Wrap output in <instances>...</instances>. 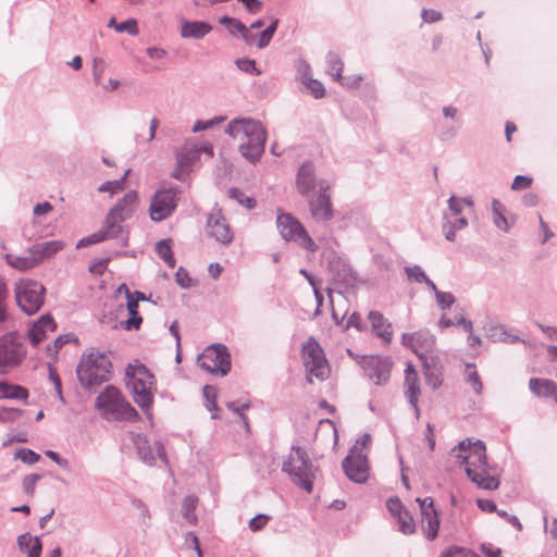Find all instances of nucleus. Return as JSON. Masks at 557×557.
I'll list each match as a JSON object with an SVG mask.
<instances>
[{
	"label": "nucleus",
	"instance_id": "f257e3e1",
	"mask_svg": "<svg viewBox=\"0 0 557 557\" xmlns=\"http://www.w3.org/2000/svg\"><path fill=\"white\" fill-rule=\"evenodd\" d=\"M458 449V458L466 465V473L478 487L493 491L499 486V478L496 469L487 463L486 448L483 442H471L470 438L463 440L453 449Z\"/></svg>",
	"mask_w": 557,
	"mask_h": 557
},
{
	"label": "nucleus",
	"instance_id": "f03ea898",
	"mask_svg": "<svg viewBox=\"0 0 557 557\" xmlns=\"http://www.w3.org/2000/svg\"><path fill=\"white\" fill-rule=\"evenodd\" d=\"M227 134L238 141L242 156L256 162L264 151L267 132L262 124L252 119H237L227 126Z\"/></svg>",
	"mask_w": 557,
	"mask_h": 557
},
{
	"label": "nucleus",
	"instance_id": "7ed1b4c3",
	"mask_svg": "<svg viewBox=\"0 0 557 557\" xmlns=\"http://www.w3.org/2000/svg\"><path fill=\"white\" fill-rule=\"evenodd\" d=\"M126 385L134 401L141 408L148 409L153 401L157 389L153 374L139 361L126 368Z\"/></svg>",
	"mask_w": 557,
	"mask_h": 557
},
{
	"label": "nucleus",
	"instance_id": "20e7f679",
	"mask_svg": "<svg viewBox=\"0 0 557 557\" xmlns=\"http://www.w3.org/2000/svg\"><path fill=\"white\" fill-rule=\"evenodd\" d=\"M112 363L109 356L101 351H90L82 357L77 368V376L86 387L109 381Z\"/></svg>",
	"mask_w": 557,
	"mask_h": 557
},
{
	"label": "nucleus",
	"instance_id": "39448f33",
	"mask_svg": "<svg viewBox=\"0 0 557 557\" xmlns=\"http://www.w3.org/2000/svg\"><path fill=\"white\" fill-rule=\"evenodd\" d=\"M435 336L429 332H420V362L424 384L431 389H437L444 382V364L437 355L432 354L435 346Z\"/></svg>",
	"mask_w": 557,
	"mask_h": 557
},
{
	"label": "nucleus",
	"instance_id": "423d86ee",
	"mask_svg": "<svg viewBox=\"0 0 557 557\" xmlns=\"http://www.w3.org/2000/svg\"><path fill=\"white\" fill-rule=\"evenodd\" d=\"M46 288L39 282L23 277L14 284V297L18 308L28 315L35 314L44 305Z\"/></svg>",
	"mask_w": 557,
	"mask_h": 557
},
{
	"label": "nucleus",
	"instance_id": "0eeeda50",
	"mask_svg": "<svg viewBox=\"0 0 557 557\" xmlns=\"http://www.w3.org/2000/svg\"><path fill=\"white\" fill-rule=\"evenodd\" d=\"M283 471L288 473L293 482L306 492L310 493L312 491L315 474L304 449L300 447L292 449L288 458L283 463Z\"/></svg>",
	"mask_w": 557,
	"mask_h": 557
},
{
	"label": "nucleus",
	"instance_id": "6e6552de",
	"mask_svg": "<svg viewBox=\"0 0 557 557\" xmlns=\"http://www.w3.org/2000/svg\"><path fill=\"white\" fill-rule=\"evenodd\" d=\"M96 407L107 417L131 420L137 417L136 410L123 397L121 392L112 386H107L97 397Z\"/></svg>",
	"mask_w": 557,
	"mask_h": 557
},
{
	"label": "nucleus",
	"instance_id": "1a4fd4ad",
	"mask_svg": "<svg viewBox=\"0 0 557 557\" xmlns=\"http://www.w3.org/2000/svg\"><path fill=\"white\" fill-rule=\"evenodd\" d=\"M276 227L286 242H294L310 252L318 250V245L308 234L305 226L290 213L277 210Z\"/></svg>",
	"mask_w": 557,
	"mask_h": 557
},
{
	"label": "nucleus",
	"instance_id": "9d476101",
	"mask_svg": "<svg viewBox=\"0 0 557 557\" xmlns=\"http://www.w3.org/2000/svg\"><path fill=\"white\" fill-rule=\"evenodd\" d=\"M301 358L308 381L312 382V376L318 380H324L330 373L329 362L320 344L313 338L308 339L301 348Z\"/></svg>",
	"mask_w": 557,
	"mask_h": 557
},
{
	"label": "nucleus",
	"instance_id": "9b49d317",
	"mask_svg": "<svg viewBox=\"0 0 557 557\" xmlns=\"http://www.w3.org/2000/svg\"><path fill=\"white\" fill-rule=\"evenodd\" d=\"M26 356V349L17 334L10 332L0 336V374H7L18 367Z\"/></svg>",
	"mask_w": 557,
	"mask_h": 557
},
{
	"label": "nucleus",
	"instance_id": "f8f14e48",
	"mask_svg": "<svg viewBox=\"0 0 557 557\" xmlns=\"http://www.w3.org/2000/svg\"><path fill=\"white\" fill-rule=\"evenodd\" d=\"M201 369L220 375H226L231 369L230 355L223 345H212L198 357Z\"/></svg>",
	"mask_w": 557,
	"mask_h": 557
},
{
	"label": "nucleus",
	"instance_id": "ddd939ff",
	"mask_svg": "<svg viewBox=\"0 0 557 557\" xmlns=\"http://www.w3.org/2000/svg\"><path fill=\"white\" fill-rule=\"evenodd\" d=\"M177 189L161 188L152 196L149 206V215L152 221L160 222L169 218L177 207Z\"/></svg>",
	"mask_w": 557,
	"mask_h": 557
},
{
	"label": "nucleus",
	"instance_id": "4468645a",
	"mask_svg": "<svg viewBox=\"0 0 557 557\" xmlns=\"http://www.w3.org/2000/svg\"><path fill=\"white\" fill-rule=\"evenodd\" d=\"M201 152L207 153L211 158L213 156V147L211 145L198 147L191 144L183 146L176 156L177 169L173 172V177L183 180V175L190 170Z\"/></svg>",
	"mask_w": 557,
	"mask_h": 557
},
{
	"label": "nucleus",
	"instance_id": "2eb2a0df",
	"mask_svg": "<svg viewBox=\"0 0 557 557\" xmlns=\"http://www.w3.org/2000/svg\"><path fill=\"white\" fill-rule=\"evenodd\" d=\"M137 206V194L128 191L124 197L109 211L106 223L111 225L117 233L121 231L120 223L131 218Z\"/></svg>",
	"mask_w": 557,
	"mask_h": 557
},
{
	"label": "nucleus",
	"instance_id": "dca6fc26",
	"mask_svg": "<svg viewBox=\"0 0 557 557\" xmlns=\"http://www.w3.org/2000/svg\"><path fill=\"white\" fill-rule=\"evenodd\" d=\"M420 527L429 541L436 539L440 519L431 497L420 499Z\"/></svg>",
	"mask_w": 557,
	"mask_h": 557
},
{
	"label": "nucleus",
	"instance_id": "f3484780",
	"mask_svg": "<svg viewBox=\"0 0 557 557\" xmlns=\"http://www.w3.org/2000/svg\"><path fill=\"white\" fill-rule=\"evenodd\" d=\"M207 234L222 245L230 244L234 237L230 224L220 211H213L209 214Z\"/></svg>",
	"mask_w": 557,
	"mask_h": 557
},
{
	"label": "nucleus",
	"instance_id": "a211bd4d",
	"mask_svg": "<svg viewBox=\"0 0 557 557\" xmlns=\"http://www.w3.org/2000/svg\"><path fill=\"white\" fill-rule=\"evenodd\" d=\"M343 468L346 475L357 483H362L368 479L369 467L367 457L360 453L356 454L355 448L344 459Z\"/></svg>",
	"mask_w": 557,
	"mask_h": 557
},
{
	"label": "nucleus",
	"instance_id": "6ab92c4d",
	"mask_svg": "<svg viewBox=\"0 0 557 557\" xmlns=\"http://www.w3.org/2000/svg\"><path fill=\"white\" fill-rule=\"evenodd\" d=\"M386 508L397 520L399 530L404 534H412L416 531V523L412 516L405 509L403 503L397 497H391L386 500Z\"/></svg>",
	"mask_w": 557,
	"mask_h": 557
},
{
	"label": "nucleus",
	"instance_id": "aec40b11",
	"mask_svg": "<svg viewBox=\"0 0 557 557\" xmlns=\"http://www.w3.org/2000/svg\"><path fill=\"white\" fill-rule=\"evenodd\" d=\"M329 188H321L319 194L309 201L310 212L313 219L327 221L333 216Z\"/></svg>",
	"mask_w": 557,
	"mask_h": 557
},
{
	"label": "nucleus",
	"instance_id": "412c9836",
	"mask_svg": "<svg viewBox=\"0 0 557 557\" xmlns=\"http://www.w3.org/2000/svg\"><path fill=\"white\" fill-rule=\"evenodd\" d=\"M392 363L387 359L376 356L370 357L366 361L364 370L368 376L375 383L382 384L389 379Z\"/></svg>",
	"mask_w": 557,
	"mask_h": 557
},
{
	"label": "nucleus",
	"instance_id": "4be33fe9",
	"mask_svg": "<svg viewBox=\"0 0 557 557\" xmlns=\"http://www.w3.org/2000/svg\"><path fill=\"white\" fill-rule=\"evenodd\" d=\"M344 62L335 53L327 54V73L332 75L335 81L349 88L358 87L361 82L360 76L344 77L343 76Z\"/></svg>",
	"mask_w": 557,
	"mask_h": 557
},
{
	"label": "nucleus",
	"instance_id": "5701e85b",
	"mask_svg": "<svg viewBox=\"0 0 557 557\" xmlns=\"http://www.w3.org/2000/svg\"><path fill=\"white\" fill-rule=\"evenodd\" d=\"M127 295V311L129 318L124 322V327L126 330L139 329L143 323V318L138 314V302L139 300H145V295L140 292L129 293L126 289Z\"/></svg>",
	"mask_w": 557,
	"mask_h": 557
},
{
	"label": "nucleus",
	"instance_id": "b1692460",
	"mask_svg": "<svg viewBox=\"0 0 557 557\" xmlns=\"http://www.w3.org/2000/svg\"><path fill=\"white\" fill-rule=\"evenodd\" d=\"M5 261L10 267L20 272L29 271L40 264V259L33 252V247L27 250L25 256L8 253Z\"/></svg>",
	"mask_w": 557,
	"mask_h": 557
},
{
	"label": "nucleus",
	"instance_id": "393cba45",
	"mask_svg": "<svg viewBox=\"0 0 557 557\" xmlns=\"http://www.w3.org/2000/svg\"><path fill=\"white\" fill-rule=\"evenodd\" d=\"M57 324L50 315H42L35 322L29 331V339L34 345L42 342L48 333L55 331Z\"/></svg>",
	"mask_w": 557,
	"mask_h": 557
},
{
	"label": "nucleus",
	"instance_id": "a878e982",
	"mask_svg": "<svg viewBox=\"0 0 557 557\" xmlns=\"http://www.w3.org/2000/svg\"><path fill=\"white\" fill-rule=\"evenodd\" d=\"M220 24L225 25L230 32L231 35H236L238 33L243 40L248 46H253L255 44V35L250 33V28H248L244 23H242L239 20L230 17V16H222L219 20Z\"/></svg>",
	"mask_w": 557,
	"mask_h": 557
},
{
	"label": "nucleus",
	"instance_id": "bb28decb",
	"mask_svg": "<svg viewBox=\"0 0 557 557\" xmlns=\"http://www.w3.org/2000/svg\"><path fill=\"white\" fill-rule=\"evenodd\" d=\"M297 189L301 195H307L315 186L314 169L310 163H304L297 174Z\"/></svg>",
	"mask_w": 557,
	"mask_h": 557
},
{
	"label": "nucleus",
	"instance_id": "cd10ccee",
	"mask_svg": "<svg viewBox=\"0 0 557 557\" xmlns=\"http://www.w3.org/2000/svg\"><path fill=\"white\" fill-rule=\"evenodd\" d=\"M423 282L434 293L436 304L441 310L449 309L456 301L454 295L447 292H441L437 289L434 282L420 269V283Z\"/></svg>",
	"mask_w": 557,
	"mask_h": 557
},
{
	"label": "nucleus",
	"instance_id": "c85d7f7f",
	"mask_svg": "<svg viewBox=\"0 0 557 557\" xmlns=\"http://www.w3.org/2000/svg\"><path fill=\"white\" fill-rule=\"evenodd\" d=\"M529 387L536 396L553 398L557 403V385L553 381L533 377L529 382Z\"/></svg>",
	"mask_w": 557,
	"mask_h": 557
},
{
	"label": "nucleus",
	"instance_id": "c756f323",
	"mask_svg": "<svg viewBox=\"0 0 557 557\" xmlns=\"http://www.w3.org/2000/svg\"><path fill=\"white\" fill-rule=\"evenodd\" d=\"M212 30V26L201 21H185L182 24L181 36L183 38L200 39Z\"/></svg>",
	"mask_w": 557,
	"mask_h": 557
},
{
	"label": "nucleus",
	"instance_id": "7c9ffc66",
	"mask_svg": "<svg viewBox=\"0 0 557 557\" xmlns=\"http://www.w3.org/2000/svg\"><path fill=\"white\" fill-rule=\"evenodd\" d=\"M369 320L375 334L384 339V342H391L393 335L392 326L383 317V314L377 311H370Z\"/></svg>",
	"mask_w": 557,
	"mask_h": 557
},
{
	"label": "nucleus",
	"instance_id": "2f4dec72",
	"mask_svg": "<svg viewBox=\"0 0 557 557\" xmlns=\"http://www.w3.org/2000/svg\"><path fill=\"white\" fill-rule=\"evenodd\" d=\"M468 221L463 216H450L448 214H444V222H443V233L447 240L455 242L456 239V232L463 230L467 227Z\"/></svg>",
	"mask_w": 557,
	"mask_h": 557
},
{
	"label": "nucleus",
	"instance_id": "473e14b6",
	"mask_svg": "<svg viewBox=\"0 0 557 557\" xmlns=\"http://www.w3.org/2000/svg\"><path fill=\"white\" fill-rule=\"evenodd\" d=\"M64 245L60 240H50L45 243H39L33 246V252L36 257H39L40 263L45 260L52 258L55 256L61 249H63Z\"/></svg>",
	"mask_w": 557,
	"mask_h": 557
},
{
	"label": "nucleus",
	"instance_id": "72a5a7b5",
	"mask_svg": "<svg viewBox=\"0 0 557 557\" xmlns=\"http://www.w3.org/2000/svg\"><path fill=\"white\" fill-rule=\"evenodd\" d=\"M417 383L418 376L414 370V366L412 362L407 364L406 369V377H405V393L410 401V404L417 408Z\"/></svg>",
	"mask_w": 557,
	"mask_h": 557
},
{
	"label": "nucleus",
	"instance_id": "f704fd0d",
	"mask_svg": "<svg viewBox=\"0 0 557 557\" xmlns=\"http://www.w3.org/2000/svg\"><path fill=\"white\" fill-rule=\"evenodd\" d=\"M17 542L21 550L27 553V557H40L42 545L39 537L25 533L18 537Z\"/></svg>",
	"mask_w": 557,
	"mask_h": 557
},
{
	"label": "nucleus",
	"instance_id": "c9c22d12",
	"mask_svg": "<svg viewBox=\"0 0 557 557\" xmlns=\"http://www.w3.org/2000/svg\"><path fill=\"white\" fill-rule=\"evenodd\" d=\"M461 125L449 122L448 120H437L435 123V133L441 140H450L455 138Z\"/></svg>",
	"mask_w": 557,
	"mask_h": 557
},
{
	"label": "nucleus",
	"instance_id": "e433bc0d",
	"mask_svg": "<svg viewBox=\"0 0 557 557\" xmlns=\"http://www.w3.org/2000/svg\"><path fill=\"white\" fill-rule=\"evenodd\" d=\"M117 234L119 233L116 232V230H114L111 225H107L106 223L103 230L81 239L77 244V248L100 243L107 238L115 237L117 236Z\"/></svg>",
	"mask_w": 557,
	"mask_h": 557
},
{
	"label": "nucleus",
	"instance_id": "4c0bfd02",
	"mask_svg": "<svg viewBox=\"0 0 557 557\" xmlns=\"http://www.w3.org/2000/svg\"><path fill=\"white\" fill-rule=\"evenodd\" d=\"M505 212H506L505 206L498 199H493L492 200L493 222L497 228H499L504 232H508L510 226L505 216Z\"/></svg>",
	"mask_w": 557,
	"mask_h": 557
},
{
	"label": "nucleus",
	"instance_id": "58836bf2",
	"mask_svg": "<svg viewBox=\"0 0 557 557\" xmlns=\"http://www.w3.org/2000/svg\"><path fill=\"white\" fill-rule=\"evenodd\" d=\"M277 25H278V20L272 21V23L264 30H262L259 34V36H255L253 46H256L259 49L265 48L272 40V37L276 32Z\"/></svg>",
	"mask_w": 557,
	"mask_h": 557
},
{
	"label": "nucleus",
	"instance_id": "ea45409f",
	"mask_svg": "<svg viewBox=\"0 0 557 557\" xmlns=\"http://www.w3.org/2000/svg\"><path fill=\"white\" fill-rule=\"evenodd\" d=\"M198 504V498L195 496H186L182 504V511L183 516L186 519V521L190 524H195L197 521V517L195 513V509Z\"/></svg>",
	"mask_w": 557,
	"mask_h": 557
},
{
	"label": "nucleus",
	"instance_id": "a19ab883",
	"mask_svg": "<svg viewBox=\"0 0 557 557\" xmlns=\"http://www.w3.org/2000/svg\"><path fill=\"white\" fill-rule=\"evenodd\" d=\"M28 389L22 385L11 384L7 382L5 385V398L26 401L28 399Z\"/></svg>",
	"mask_w": 557,
	"mask_h": 557
},
{
	"label": "nucleus",
	"instance_id": "79ce46f5",
	"mask_svg": "<svg viewBox=\"0 0 557 557\" xmlns=\"http://www.w3.org/2000/svg\"><path fill=\"white\" fill-rule=\"evenodd\" d=\"M466 381L472 386L475 394L481 395L483 389V383L473 363L466 364Z\"/></svg>",
	"mask_w": 557,
	"mask_h": 557
},
{
	"label": "nucleus",
	"instance_id": "37998d69",
	"mask_svg": "<svg viewBox=\"0 0 557 557\" xmlns=\"http://www.w3.org/2000/svg\"><path fill=\"white\" fill-rule=\"evenodd\" d=\"M156 250L161 259L164 260L171 268L175 267V259L172 253L170 240H161L157 244Z\"/></svg>",
	"mask_w": 557,
	"mask_h": 557
},
{
	"label": "nucleus",
	"instance_id": "c03bdc74",
	"mask_svg": "<svg viewBox=\"0 0 557 557\" xmlns=\"http://www.w3.org/2000/svg\"><path fill=\"white\" fill-rule=\"evenodd\" d=\"M8 293L5 280L0 277V323H4L8 320Z\"/></svg>",
	"mask_w": 557,
	"mask_h": 557
},
{
	"label": "nucleus",
	"instance_id": "a18cd8bd",
	"mask_svg": "<svg viewBox=\"0 0 557 557\" xmlns=\"http://www.w3.org/2000/svg\"><path fill=\"white\" fill-rule=\"evenodd\" d=\"M494 331L495 333L493 334V336H497L499 342L506 344L523 342L519 336L510 334L505 325H498L494 329Z\"/></svg>",
	"mask_w": 557,
	"mask_h": 557
},
{
	"label": "nucleus",
	"instance_id": "49530a36",
	"mask_svg": "<svg viewBox=\"0 0 557 557\" xmlns=\"http://www.w3.org/2000/svg\"><path fill=\"white\" fill-rule=\"evenodd\" d=\"M138 454L145 462L151 463L154 460V456L150 449H147V440L138 435L135 440Z\"/></svg>",
	"mask_w": 557,
	"mask_h": 557
},
{
	"label": "nucleus",
	"instance_id": "de8ad7c7",
	"mask_svg": "<svg viewBox=\"0 0 557 557\" xmlns=\"http://www.w3.org/2000/svg\"><path fill=\"white\" fill-rule=\"evenodd\" d=\"M443 119L448 120L453 123H458V125H462V119L461 113L459 112V109L455 106L448 104L444 106L442 109Z\"/></svg>",
	"mask_w": 557,
	"mask_h": 557
},
{
	"label": "nucleus",
	"instance_id": "09e8293b",
	"mask_svg": "<svg viewBox=\"0 0 557 557\" xmlns=\"http://www.w3.org/2000/svg\"><path fill=\"white\" fill-rule=\"evenodd\" d=\"M304 83L314 98L319 99L325 96V88L321 82L313 78H308Z\"/></svg>",
	"mask_w": 557,
	"mask_h": 557
},
{
	"label": "nucleus",
	"instance_id": "8fccbe9b",
	"mask_svg": "<svg viewBox=\"0 0 557 557\" xmlns=\"http://www.w3.org/2000/svg\"><path fill=\"white\" fill-rule=\"evenodd\" d=\"M23 411L16 408L0 407V422H13L21 417Z\"/></svg>",
	"mask_w": 557,
	"mask_h": 557
},
{
	"label": "nucleus",
	"instance_id": "3c124183",
	"mask_svg": "<svg viewBox=\"0 0 557 557\" xmlns=\"http://www.w3.org/2000/svg\"><path fill=\"white\" fill-rule=\"evenodd\" d=\"M228 195L231 198L236 199L240 205L245 206L248 209H252L256 206L255 199L245 196L240 190L236 188L230 189Z\"/></svg>",
	"mask_w": 557,
	"mask_h": 557
},
{
	"label": "nucleus",
	"instance_id": "603ef678",
	"mask_svg": "<svg viewBox=\"0 0 557 557\" xmlns=\"http://www.w3.org/2000/svg\"><path fill=\"white\" fill-rule=\"evenodd\" d=\"M203 396L207 400V408L210 411L216 410V389L213 386L206 385L203 387Z\"/></svg>",
	"mask_w": 557,
	"mask_h": 557
},
{
	"label": "nucleus",
	"instance_id": "864d4df0",
	"mask_svg": "<svg viewBox=\"0 0 557 557\" xmlns=\"http://www.w3.org/2000/svg\"><path fill=\"white\" fill-rule=\"evenodd\" d=\"M124 189V177L120 181H112L103 183L98 190L100 193H110L111 195Z\"/></svg>",
	"mask_w": 557,
	"mask_h": 557
},
{
	"label": "nucleus",
	"instance_id": "5fc2aeb1",
	"mask_svg": "<svg viewBox=\"0 0 557 557\" xmlns=\"http://www.w3.org/2000/svg\"><path fill=\"white\" fill-rule=\"evenodd\" d=\"M115 30L117 33L127 32L128 34L135 36L138 34L137 22L133 18H129L115 25Z\"/></svg>",
	"mask_w": 557,
	"mask_h": 557
},
{
	"label": "nucleus",
	"instance_id": "6e6d98bb",
	"mask_svg": "<svg viewBox=\"0 0 557 557\" xmlns=\"http://www.w3.org/2000/svg\"><path fill=\"white\" fill-rule=\"evenodd\" d=\"M40 475L39 474H29L27 476L24 478L23 480V487H24V491L33 496L34 493H35V486L37 484V482L40 480Z\"/></svg>",
	"mask_w": 557,
	"mask_h": 557
},
{
	"label": "nucleus",
	"instance_id": "4d7b16f0",
	"mask_svg": "<svg viewBox=\"0 0 557 557\" xmlns=\"http://www.w3.org/2000/svg\"><path fill=\"white\" fill-rule=\"evenodd\" d=\"M448 208L450 211V216H458L463 211V200H459V198L451 196L448 199Z\"/></svg>",
	"mask_w": 557,
	"mask_h": 557
},
{
	"label": "nucleus",
	"instance_id": "13d9d810",
	"mask_svg": "<svg viewBox=\"0 0 557 557\" xmlns=\"http://www.w3.org/2000/svg\"><path fill=\"white\" fill-rule=\"evenodd\" d=\"M269 517L265 515H257L249 521V528L251 531L257 532L262 530L268 523Z\"/></svg>",
	"mask_w": 557,
	"mask_h": 557
},
{
	"label": "nucleus",
	"instance_id": "bf43d9fd",
	"mask_svg": "<svg viewBox=\"0 0 557 557\" xmlns=\"http://www.w3.org/2000/svg\"><path fill=\"white\" fill-rule=\"evenodd\" d=\"M420 15L425 23H435L442 20V13L433 9H423Z\"/></svg>",
	"mask_w": 557,
	"mask_h": 557
},
{
	"label": "nucleus",
	"instance_id": "052dcab7",
	"mask_svg": "<svg viewBox=\"0 0 557 557\" xmlns=\"http://www.w3.org/2000/svg\"><path fill=\"white\" fill-rule=\"evenodd\" d=\"M236 64H237L238 69L244 72H247V73L255 72L257 75L260 74V72L256 67V62L253 60L246 59V58L239 59L236 61Z\"/></svg>",
	"mask_w": 557,
	"mask_h": 557
},
{
	"label": "nucleus",
	"instance_id": "680f3d73",
	"mask_svg": "<svg viewBox=\"0 0 557 557\" xmlns=\"http://www.w3.org/2000/svg\"><path fill=\"white\" fill-rule=\"evenodd\" d=\"M531 184H532V178L531 177L524 176V175H517L513 178V182L511 184V188L513 190H520V189L528 188Z\"/></svg>",
	"mask_w": 557,
	"mask_h": 557
},
{
	"label": "nucleus",
	"instance_id": "e2e57ef3",
	"mask_svg": "<svg viewBox=\"0 0 557 557\" xmlns=\"http://www.w3.org/2000/svg\"><path fill=\"white\" fill-rule=\"evenodd\" d=\"M16 456L26 463H35L39 460V455L30 449H21Z\"/></svg>",
	"mask_w": 557,
	"mask_h": 557
},
{
	"label": "nucleus",
	"instance_id": "0e129e2a",
	"mask_svg": "<svg viewBox=\"0 0 557 557\" xmlns=\"http://www.w3.org/2000/svg\"><path fill=\"white\" fill-rule=\"evenodd\" d=\"M104 69H106V64H104L103 60H101V59L94 60L92 73H94V79H95L96 84H100V77H101L102 73L104 72Z\"/></svg>",
	"mask_w": 557,
	"mask_h": 557
},
{
	"label": "nucleus",
	"instance_id": "69168bd1",
	"mask_svg": "<svg viewBox=\"0 0 557 557\" xmlns=\"http://www.w3.org/2000/svg\"><path fill=\"white\" fill-rule=\"evenodd\" d=\"M476 505L482 511L496 513L499 511L496 507V504L491 499H478Z\"/></svg>",
	"mask_w": 557,
	"mask_h": 557
},
{
	"label": "nucleus",
	"instance_id": "338daca9",
	"mask_svg": "<svg viewBox=\"0 0 557 557\" xmlns=\"http://www.w3.org/2000/svg\"><path fill=\"white\" fill-rule=\"evenodd\" d=\"M480 549L486 557H500L502 554L500 548L494 547L490 543H483Z\"/></svg>",
	"mask_w": 557,
	"mask_h": 557
},
{
	"label": "nucleus",
	"instance_id": "774afa93",
	"mask_svg": "<svg viewBox=\"0 0 557 557\" xmlns=\"http://www.w3.org/2000/svg\"><path fill=\"white\" fill-rule=\"evenodd\" d=\"M441 557H465L463 548L457 546L449 547L442 553Z\"/></svg>",
	"mask_w": 557,
	"mask_h": 557
}]
</instances>
